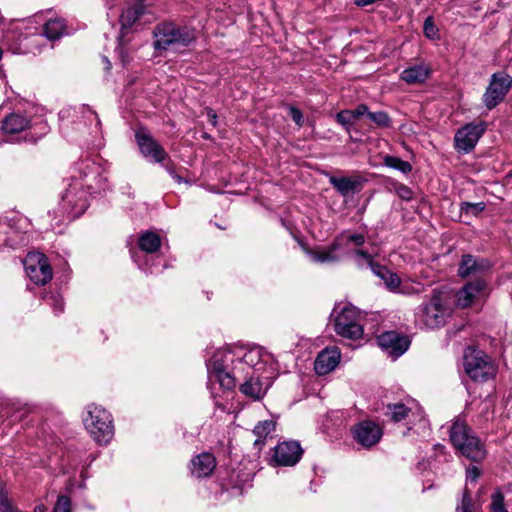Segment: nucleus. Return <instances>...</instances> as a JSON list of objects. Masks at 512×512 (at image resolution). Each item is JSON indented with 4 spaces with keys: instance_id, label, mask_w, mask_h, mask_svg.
Here are the masks:
<instances>
[{
    "instance_id": "31",
    "label": "nucleus",
    "mask_w": 512,
    "mask_h": 512,
    "mask_svg": "<svg viewBox=\"0 0 512 512\" xmlns=\"http://www.w3.org/2000/svg\"><path fill=\"white\" fill-rule=\"evenodd\" d=\"M486 208V204L484 202H461L460 203V212L465 215L478 216L481 212H483Z\"/></svg>"
},
{
    "instance_id": "52",
    "label": "nucleus",
    "mask_w": 512,
    "mask_h": 512,
    "mask_svg": "<svg viewBox=\"0 0 512 512\" xmlns=\"http://www.w3.org/2000/svg\"><path fill=\"white\" fill-rule=\"evenodd\" d=\"M41 135H45L48 132V125L46 122H41Z\"/></svg>"
},
{
    "instance_id": "2",
    "label": "nucleus",
    "mask_w": 512,
    "mask_h": 512,
    "mask_svg": "<svg viewBox=\"0 0 512 512\" xmlns=\"http://www.w3.org/2000/svg\"><path fill=\"white\" fill-rule=\"evenodd\" d=\"M449 437L453 446L468 459L480 462L485 458L486 451L483 443L465 421L457 418L450 428Z\"/></svg>"
},
{
    "instance_id": "8",
    "label": "nucleus",
    "mask_w": 512,
    "mask_h": 512,
    "mask_svg": "<svg viewBox=\"0 0 512 512\" xmlns=\"http://www.w3.org/2000/svg\"><path fill=\"white\" fill-rule=\"evenodd\" d=\"M88 192L82 182L73 181L62 195V208L69 219L81 216L88 208Z\"/></svg>"
},
{
    "instance_id": "55",
    "label": "nucleus",
    "mask_w": 512,
    "mask_h": 512,
    "mask_svg": "<svg viewBox=\"0 0 512 512\" xmlns=\"http://www.w3.org/2000/svg\"><path fill=\"white\" fill-rule=\"evenodd\" d=\"M36 140H37V138L32 135L29 138V141H31V142H36Z\"/></svg>"
},
{
    "instance_id": "38",
    "label": "nucleus",
    "mask_w": 512,
    "mask_h": 512,
    "mask_svg": "<svg viewBox=\"0 0 512 512\" xmlns=\"http://www.w3.org/2000/svg\"><path fill=\"white\" fill-rule=\"evenodd\" d=\"M423 31H424V35L428 38V39H436L438 38V28L436 27L435 23H434V20L431 16L427 17L424 21V25H423Z\"/></svg>"
},
{
    "instance_id": "50",
    "label": "nucleus",
    "mask_w": 512,
    "mask_h": 512,
    "mask_svg": "<svg viewBox=\"0 0 512 512\" xmlns=\"http://www.w3.org/2000/svg\"><path fill=\"white\" fill-rule=\"evenodd\" d=\"M54 302H55V310L57 312H62L63 308H64L62 300L61 299H54Z\"/></svg>"
},
{
    "instance_id": "27",
    "label": "nucleus",
    "mask_w": 512,
    "mask_h": 512,
    "mask_svg": "<svg viewBox=\"0 0 512 512\" xmlns=\"http://www.w3.org/2000/svg\"><path fill=\"white\" fill-rule=\"evenodd\" d=\"M66 23L62 18H54L48 20L43 26V35L49 41L60 39L66 32Z\"/></svg>"
},
{
    "instance_id": "5",
    "label": "nucleus",
    "mask_w": 512,
    "mask_h": 512,
    "mask_svg": "<svg viewBox=\"0 0 512 512\" xmlns=\"http://www.w3.org/2000/svg\"><path fill=\"white\" fill-rule=\"evenodd\" d=\"M83 422L86 430L99 445L108 444L114 436L112 415L101 406L89 405Z\"/></svg>"
},
{
    "instance_id": "15",
    "label": "nucleus",
    "mask_w": 512,
    "mask_h": 512,
    "mask_svg": "<svg viewBox=\"0 0 512 512\" xmlns=\"http://www.w3.org/2000/svg\"><path fill=\"white\" fill-rule=\"evenodd\" d=\"M351 432L353 439L365 448L373 447L383 436L382 428L370 420H363L356 423L351 428Z\"/></svg>"
},
{
    "instance_id": "11",
    "label": "nucleus",
    "mask_w": 512,
    "mask_h": 512,
    "mask_svg": "<svg viewBox=\"0 0 512 512\" xmlns=\"http://www.w3.org/2000/svg\"><path fill=\"white\" fill-rule=\"evenodd\" d=\"M488 294V282L484 278H476L475 280L468 281L457 292V305L460 308H468L473 304L483 301Z\"/></svg>"
},
{
    "instance_id": "22",
    "label": "nucleus",
    "mask_w": 512,
    "mask_h": 512,
    "mask_svg": "<svg viewBox=\"0 0 512 512\" xmlns=\"http://www.w3.org/2000/svg\"><path fill=\"white\" fill-rule=\"evenodd\" d=\"M192 474L197 478L209 476L216 467V459L213 454L203 452L192 459Z\"/></svg>"
},
{
    "instance_id": "33",
    "label": "nucleus",
    "mask_w": 512,
    "mask_h": 512,
    "mask_svg": "<svg viewBox=\"0 0 512 512\" xmlns=\"http://www.w3.org/2000/svg\"><path fill=\"white\" fill-rule=\"evenodd\" d=\"M491 512H508L504 504V494L497 489L491 496Z\"/></svg>"
},
{
    "instance_id": "39",
    "label": "nucleus",
    "mask_w": 512,
    "mask_h": 512,
    "mask_svg": "<svg viewBox=\"0 0 512 512\" xmlns=\"http://www.w3.org/2000/svg\"><path fill=\"white\" fill-rule=\"evenodd\" d=\"M12 230L6 224H0V246L12 247L15 240L9 235Z\"/></svg>"
},
{
    "instance_id": "36",
    "label": "nucleus",
    "mask_w": 512,
    "mask_h": 512,
    "mask_svg": "<svg viewBox=\"0 0 512 512\" xmlns=\"http://www.w3.org/2000/svg\"><path fill=\"white\" fill-rule=\"evenodd\" d=\"M260 354L257 350H251L246 352L241 358H238L237 363L241 366H248V368H252L256 365V361L259 359Z\"/></svg>"
},
{
    "instance_id": "53",
    "label": "nucleus",
    "mask_w": 512,
    "mask_h": 512,
    "mask_svg": "<svg viewBox=\"0 0 512 512\" xmlns=\"http://www.w3.org/2000/svg\"><path fill=\"white\" fill-rule=\"evenodd\" d=\"M34 512H46V507L41 504L35 507Z\"/></svg>"
},
{
    "instance_id": "48",
    "label": "nucleus",
    "mask_w": 512,
    "mask_h": 512,
    "mask_svg": "<svg viewBox=\"0 0 512 512\" xmlns=\"http://www.w3.org/2000/svg\"><path fill=\"white\" fill-rule=\"evenodd\" d=\"M207 116H208L209 122L213 126H216L217 125V114H216V112L213 109L209 108V109H207Z\"/></svg>"
},
{
    "instance_id": "56",
    "label": "nucleus",
    "mask_w": 512,
    "mask_h": 512,
    "mask_svg": "<svg viewBox=\"0 0 512 512\" xmlns=\"http://www.w3.org/2000/svg\"><path fill=\"white\" fill-rule=\"evenodd\" d=\"M509 176L512 177V170L509 172Z\"/></svg>"
},
{
    "instance_id": "43",
    "label": "nucleus",
    "mask_w": 512,
    "mask_h": 512,
    "mask_svg": "<svg viewBox=\"0 0 512 512\" xmlns=\"http://www.w3.org/2000/svg\"><path fill=\"white\" fill-rule=\"evenodd\" d=\"M480 475H481L480 468L475 465H472L467 468L466 480L471 481V482H476Z\"/></svg>"
},
{
    "instance_id": "34",
    "label": "nucleus",
    "mask_w": 512,
    "mask_h": 512,
    "mask_svg": "<svg viewBox=\"0 0 512 512\" xmlns=\"http://www.w3.org/2000/svg\"><path fill=\"white\" fill-rule=\"evenodd\" d=\"M456 512H474L473 511V501L470 494V491L465 488L463 490L462 498L460 502L457 504Z\"/></svg>"
},
{
    "instance_id": "12",
    "label": "nucleus",
    "mask_w": 512,
    "mask_h": 512,
    "mask_svg": "<svg viewBox=\"0 0 512 512\" xmlns=\"http://www.w3.org/2000/svg\"><path fill=\"white\" fill-rule=\"evenodd\" d=\"M303 455V449L297 441H283L273 449L270 464L273 467L294 466Z\"/></svg>"
},
{
    "instance_id": "49",
    "label": "nucleus",
    "mask_w": 512,
    "mask_h": 512,
    "mask_svg": "<svg viewBox=\"0 0 512 512\" xmlns=\"http://www.w3.org/2000/svg\"><path fill=\"white\" fill-rule=\"evenodd\" d=\"M355 254L367 260L369 264L373 262L371 255L367 251L358 249L355 251Z\"/></svg>"
},
{
    "instance_id": "4",
    "label": "nucleus",
    "mask_w": 512,
    "mask_h": 512,
    "mask_svg": "<svg viewBox=\"0 0 512 512\" xmlns=\"http://www.w3.org/2000/svg\"><path fill=\"white\" fill-rule=\"evenodd\" d=\"M465 373L474 382L484 383L496 377L498 366L491 356L482 350L468 347L463 356Z\"/></svg>"
},
{
    "instance_id": "21",
    "label": "nucleus",
    "mask_w": 512,
    "mask_h": 512,
    "mask_svg": "<svg viewBox=\"0 0 512 512\" xmlns=\"http://www.w3.org/2000/svg\"><path fill=\"white\" fill-rule=\"evenodd\" d=\"M363 182V179L360 177H329V183L343 197L359 192L362 189Z\"/></svg>"
},
{
    "instance_id": "25",
    "label": "nucleus",
    "mask_w": 512,
    "mask_h": 512,
    "mask_svg": "<svg viewBox=\"0 0 512 512\" xmlns=\"http://www.w3.org/2000/svg\"><path fill=\"white\" fill-rule=\"evenodd\" d=\"M370 267L372 272L384 281L385 286L389 290L395 292L399 289L401 279L396 273L391 272L387 267L375 262H371Z\"/></svg>"
},
{
    "instance_id": "44",
    "label": "nucleus",
    "mask_w": 512,
    "mask_h": 512,
    "mask_svg": "<svg viewBox=\"0 0 512 512\" xmlns=\"http://www.w3.org/2000/svg\"><path fill=\"white\" fill-rule=\"evenodd\" d=\"M396 193L400 198H402L404 200L408 201V200L412 199L413 193H412L411 189L404 184H400L399 186H397Z\"/></svg>"
},
{
    "instance_id": "40",
    "label": "nucleus",
    "mask_w": 512,
    "mask_h": 512,
    "mask_svg": "<svg viewBox=\"0 0 512 512\" xmlns=\"http://www.w3.org/2000/svg\"><path fill=\"white\" fill-rule=\"evenodd\" d=\"M53 512H72L70 498L66 495L58 496Z\"/></svg>"
},
{
    "instance_id": "29",
    "label": "nucleus",
    "mask_w": 512,
    "mask_h": 512,
    "mask_svg": "<svg viewBox=\"0 0 512 512\" xmlns=\"http://www.w3.org/2000/svg\"><path fill=\"white\" fill-rule=\"evenodd\" d=\"M139 248L146 253H155L161 247V237L152 231H145L138 238Z\"/></svg>"
},
{
    "instance_id": "7",
    "label": "nucleus",
    "mask_w": 512,
    "mask_h": 512,
    "mask_svg": "<svg viewBox=\"0 0 512 512\" xmlns=\"http://www.w3.org/2000/svg\"><path fill=\"white\" fill-rule=\"evenodd\" d=\"M234 353L230 350L215 354L208 364V372L211 379L219 382L224 389L230 390L236 385L234 369L230 371V364H234Z\"/></svg>"
},
{
    "instance_id": "1",
    "label": "nucleus",
    "mask_w": 512,
    "mask_h": 512,
    "mask_svg": "<svg viewBox=\"0 0 512 512\" xmlns=\"http://www.w3.org/2000/svg\"><path fill=\"white\" fill-rule=\"evenodd\" d=\"M452 315V309L445 304L443 295L433 290L431 297L420 304L415 311V323L421 329L434 330L443 327Z\"/></svg>"
},
{
    "instance_id": "47",
    "label": "nucleus",
    "mask_w": 512,
    "mask_h": 512,
    "mask_svg": "<svg viewBox=\"0 0 512 512\" xmlns=\"http://www.w3.org/2000/svg\"><path fill=\"white\" fill-rule=\"evenodd\" d=\"M346 240L347 242H352L356 246H361L365 243V237L362 234H351Z\"/></svg>"
},
{
    "instance_id": "45",
    "label": "nucleus",
    "mask_w": 512,
    "mask_h": 512,
    "mask_svg": "<svg viewBox=\"0 0 512 512\" xmlns=\"http://www.w3.org/2000/svg\"><path fill=\"white\" fill-rule=\"evenodd\" d=\"M354 116V120H357L361 116L366 115L368 117L369 109L366 104H359L355 109L351 110Z\"/></svg>"
},
{
    "instance_id": "46",
    "label": "nucleus",
    "mask_w": 512,
    "mask_h": 512,
    "mask_svg": "<svg viewBox=\"0 0 512 512\" xmlns=\"http://www.w3.org/2000/svg\"><path fill=\"white\" fill-rule=\"evenodd\" d=\"M82 109H83V114L84 115L87 114L88 118H90V117L94 118V120L96 121V126L97 127L101 126L100 118H99L98 114L94 110H92L89 106H86V105H83Z\"/></svg>"
},
{
    "instance_id": "24",
    "label": "nucleus",
    "mask_w": 512,
    "mask_h": 512,
    "mask_svg": "<svg viewBox=\"0 0 512 512\" xmlns=\"http://www.w3.org/2000/svg\"><path fill=\"white\" fill-rule=\"evenodd\" d=\"M29 119L20 113H11L3 121L1 129L5 134H18L29 127Z\"/></svg>"
},
{
    "instance_id": "3",
    "label": "nucleus",
    "mask_w": 512,
    "mask_h": 512,
    "mask_svg": "<svg viewBox=\"0 0 512 512\" xmlns=\"http://www.w3.org/2000/svg\"><path fill=\"white\" fill-rule=\"evenodd\" d=\"M156 50H169L187 47L196 37L194 29L187 26H178L172 22H163L155 26L153 30Z\"/></svg>"
},
{
    "instance_id": "19",
    "label": "nucleus",
    "mask_w": 512,
    "mask_h": 512,
    "mask_svg": "<svg viewBox=\"0 0 512 512\" xmlns=\"http://www.w3.org/2000/svg\"><path fill=\"white\" fill-rule=\"evenodd\" d=\"M340 361V352L337 348H325L321 351L314 363L315 372L322 376L333 371Z\"/></svg>"
},
{
    "instance_id": "51",
    "label": "nucleus",
    "mask_w": 512,
    "mask_h": 512,
    "mask_svg": "<svg viewBox=\"0 0 512 512\" xmlns=\"http://www.w3.org/2000/svg\"><path fill=\"white\" fill-rule=\"evenodd\" d=\"M169 173L173 176V178L178 182L181 183L183 181V178L177 174H175L173 169L169 170Z\"/></svg>"
},
{
    "instance_id": "37",
    "label": "nucleus",
    "mask_w": 512,
    "mask_h": 512,
    "mask_svg": "<svg viewBox=\"0 0 512 512\" xmlns=\"http://www.w3.org/2000/svg\"><path fill=\"white\" fill-rule=\"evenodd\" d=\"M336 121L341 124L347 131L354 124V116L351 110H342L336 114Z\"/></svg>"
},
{
    "instance_id": "35",
    "label": "nucleus",
    "mask_w": 512,
    "mask_h": 512,
    "mask_svg": "<svg viewBox=\"0 0 512 512\" xmlns=\"http://www.w3.org/2000/svg\"><path fill=\"white\" fill-rule=\"evenodd\" d=\"M308 254L311 257L312 261H314L316 263H333V262H337L339 260V257L329 256L328 253L326 252V250H323V251L309 250Z\"/></svg>"
},
{
    "instance_id": "28",
    "label": "nucleus",
    "mask_w": 512,
    "mask_h": 512,
    "mask_svg": "<svg viewBox=\"0 0 512 512\" xmlns=\"http://www.w3.org/2000/svg\"><path fill=\"white\" fill-rule=\"evenodd\" d=\"M275 428L276 422L273 420L260 421L253 429V433L257 437L254 447L260 451L265 444L267 436L274 432Z\"/></svg>"
},
{
    "instance_id": "54",
    "label": "nucleus",
    "mask_w": 512,
    "mask_h": 512,
    "mask_svg": "<svg viewBox=\"0 0 512 512\" xmlns=\"http://www.w3.org/2000/svg\"><path fill=\"white\" fill-rule=\"evenodd\" d=\"M435 448H436V449H440V450L442 451V450H444V448H445V447H444L443 445L436 444V445H435Z\"/></svg>"
},
{
    "instance_id": "16",
    "label": "nucleus",
    "mask_w": 512,
    "mask_h": 512,
    "mask_svg": "<svg viewBox=\"0 0 512 512\" xmlns=\"http://www.w3.org/2000/svg\"><path fill=\"white\" fill-rule=\"evenodd\" d=\"M492 268L490 260L482 257H476L471 254H464L461 257V261L458 267V275L461 278H468L471 276H477L482 278L481 275L485 274Z\"/></svg>"
},
{
    "instance_id": "6",
    "label": "nucleus",
    "mask_w": 512,
    "mask_h": 512,
    "mask_svg": "<svg viewBox=\"0 0 512 512\" xmlns=\"http://www.w3.org/2000/svg\"><path fill=\"white\" fill-rule=\"evenodd\" d=\"M385 416L395 423L406 421L407 427L402 433L403 436L409 435L411 431L417 435L425 434L429 429L428 420L423 411L419 409L412 411L403 403L388 404Z\"/></svg>"
},
{
    "instance_id": "18",
    "label": "nucleus",
    "mask_w": 512,
    "mask_h": 512,
    "mask_svg": "<svg viewBox=\"0 0 512 512\" xmlns=\"http://www.w3.org/2000/svg\"><path fill=\"white\" fill-rule=\"evenodd\" d=\"M141 13H142V10L140 8L129 7L126 10H124L120 16L121 30H120V34L118 36V42H119L118 49H119V54H120L123 64L126 63V55L124 54V46L130 40V39H126V37L129 33L130 28L138 20Z\"/></svg>"
},
{
    "instance_id": "26",
    "label": "nucleus",
    "mask_w": 512,
    "mask_h": 512,
    "mask_svg": "<svg viewBox=\"0 0 512 512\" xmlns=\"http://www.w3.org/2000/svg\"><path fill=\"white\" fill-rule=\"evenodd\" d=\"M240 391L253 400H260L266 394L267 387L263 386L258 376L251 375L241 384Z\"/></svg>"
},
{
    "instance_id": "13",
    "label": "nucleus",
    "mask_w": 512,
    "mask_h": 512,
    "mask_svg": "<svg viewBox=\"0 0 512 512\" xmlns=\"http://www.w3.org/2000/svg\"><path fill=\"white\" fill-rule=\"evenodd\" d=\"M135 139L141 154L145 158L152 159L156 163H162L169 159V155L164 148L152 137L144 128H140L135 133Z\"/></svg>"
},
{
    "instance_id": "20",
    "label": "nucleus",
    "mask_w": 512,
    "mask_h": 512,
    "mask_svg": "<svg viewBox=\"0 0 512 512\" xmlns=\"http://www.w3.org/2000/svg\"><path fill=\"white\" fill-rule=\"evenodd\" d=\"M26 272L31 281L37 285H45L53 276L51 266L43 254L38 256L37 264H28L26 266Z\"/></svg>"
},
{
    "instance_id": "9",
    "label": "nucleus",
    "mask_w": 512,
    "mask_h": 512,
    "mask_svg": "<svg viewBox=\"0 0 512 512\" xmlns=\"http://www.w3.org/2000/svg\"><path fill=\"white\" fill-rule=\"evenodd\" d=\"M511 88L510 75L502 71L493 73L482 97L483 104L488 110L494 109L505 99Z\"/></svg>"
},
{
    "instance_id": "32",
    "label": "nucleus",
    "mask_w": 512,
    "mask_h": 512,
    "mask_svg": "<svg viewBox=\"0 0 512 512\" xmlns=\"http://www.w3.org/2000/svg\"><path fill=\"white\" fill-rule=\"evenodd\" d=\"M368 118L381 128L389 127L391 123L390 116L384 111L369 112Z\"/></svg>"
},
{
    "instance_id": "23",
    "label": "nucleus",
    "mask_w": 512,
    "mask_h": 512,
    "mask_svg": "<svg viewBox=\"0 0 512 512\" xmlns=\"http://www.w3.org/2000/svg\"><path fill=\"white\" fill-rule=\"evenodd\" d=\"M430 76V69L424 64H417L404 69L400 79L409 85L422 84Z\"/></svg>"
},
{
    "instance_id": "17",
    "label": "nucleus",
    "mask_w": 512,
    "mask_h": 512,
    "mask_svg": "<svg viewBox=\"0 0 512 512\" xmlns=\"http://www.w3.org/2000/svg\"><path fill=\"white\" fill-rule=\"evenodd\" d=\"M378 345L390 356L398 358L408 349L410 340L395 331H387L377 337Z\"/></svg>"
},
{
    "instance_id": "10",
    "label": "nucleus",
    "mask_w": 512,
    "mask_h": 512,
    "mask_svg": "<svg viewBox=\"0 0 512 512\" xmlns=\"http://www.w3.org/2000/svg\"><path fill=\"white\" fill-rule=\"evenodd\" d=\"M335 332L344 338L357 340L363 335L360 314L354 307H344L335 317Z\"/></svg>"
},
{
    "instance_id": "30",
    "label": "nucleus",
    "mask_w": 512,
    "mask_h": 512,
    "mask_svg": "<svg viewBox=\"0 0 512 512\" xmlns=\"http://www.w3.org/2000/svg\"><path fill=\"white\" fill-rule=\"evenodd\" d=\"M383 163L385 166L396 169L404 174L412 171V166L409 162L396 156L386 155L383 159Z\"/></svg>"
},
{
    "instance_id": "41",
    "label": "nucleus",
    "mask_w": 512,
    "mask_h": 512,
    "mask_svg": "<svg viewBox=\"0 0 512 512\" xmlns=\"http://www.w3.org/2000/svg\"><path fill=\"white\" fill-rule=\"evenodd\" d=\"M344 244V237L338 236L335 238V240L326 248V252L329 256L332 257H339L336 252L343 246Z\"/></svg>"
},
{
    "instance_id": "14",
    "label": "nucleus",
    "mask_w": 512,
    "mask_h": 512,
    "mask_svg": "<svg viewBox=\"0 0 512 512\" xmlns=\"http://www.w3.org/2000/svg\"><path fill=\"white\" fill-rule=\"evenodd\" d=\"M485 132L484 124H466L457 130L454 136V147L460 152L467 154L476 146L477 142Z\"/></svg>"
},
{
    "instance_id": "42",
    "label": "nucleus",
    "mask_w": 512,
    "mask_h": 512,
    "mask_svg": "<svg viewBox=\"0 0 512 512\" xmlns=\"http://www.w3.org/2000/svg\"><path fill=\"white\" fill-rule=\"evenodd\" d=\"M289 114L292 118V120L296 123V125H298L299 127L303 126V114L301 112L300 109L294 107V106H289Z\"/></svg>"
}]
</instances>
